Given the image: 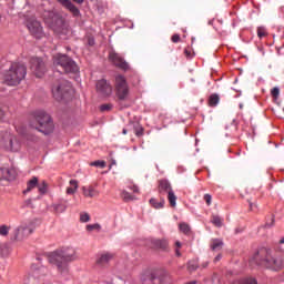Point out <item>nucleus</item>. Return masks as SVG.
Instances as JSON below:
<instances>
[{
    "instance_id": "nucleus-1",
    "label": "nucleus",
    "mask_w": 284,
    "mask_h": 284,
    "mask_svg": "<svg viewBox=\"0 0 284 284\" xmlns=\"http://www.w3.org/2000/svg\"><path fill=\"white\" fill-rule=\"evenodd\" d=\"M50 263L57 265L58 272L64 278H68V274H70V268L68 267V263H72V261H77V251L72 247L62 248L60 251H55L51 253L49 257Z\"/></svg>"
},
{
    "instance_id": "nucleus-2",
    "label": "nucleus",
    "mask_w": 284,
    "mask_h": 284,
    "mask_svg": "<svg viewBox=\"0 0 284 284\" xmlns=\"http://www.w3.org/2000/svg\"><path fill=\"white\" fill-rule=\"evenodd\" d=\"M251 265H262L263 267H267V270H283L284 267V258L274 255L272 250L262 248L258 251L253 258L251 260Z\"/></svg>"
},
{
    "instance_id": "nucleus-3",
    "label": "nucleus",
    "mask_w": 284,
    "mask_h": 284,
    "mask_svg": "<svg viewBox=\"0 0 284 284\" xmlns=\"http://www.w3.org/2000/svg\"><path fill=\"white\" fill-rule=\"evenodd\" d=\"M26 74H28L26 64L13 62L9 70L3 73V81L7 85H19L26 79Z\"/></svg>"
},
{
    "instance_id": "nucleus-4",
    "label": "nucleus",
    "mask_w": 284,
    "mask_h": 284,
    "mask_svg": "<svg viewBox=\"0 0 284 284\" xmlns=\"http://www.w3.org/2000/svg\"><path fill=\"white\" fill-rule=\"evenodd\" d=\"M34 119L36 121H38L39 126L31 124V128H33L34 130H38L45 136L54 132V122L52 121V118L50 116V114L45 113L44 111H37L34 113Z\"/></svg>"
},
{
    "instance_id": "nucleus-5",
    "label": "nucleus",
    "mask_w": 284,
    "mask_h": 284,
    "mask_svg": "<svg viewBox=\"0 0 284 284\" xmlns=\"http://www.w3.org/2000/svg\"><path fill=\"white\" fill-rule=\"evenodd\" d=\"M51 92L53 99L61 101L70 97V94H74V89L72 88V83L67 80H60L58 83L53 84Z\"/></svg>"
},
{
    "instance_id": "nucleus-6",
    "label": "nucleus",
    "mask_w": 284,
    "mask_h": 284,
    "mask_svg": "<svg viewBox=\"0 0 284 284\" xmlns=\"http://www.w3.org/2000/svg\"><path fill=\"white\" fill-rule=\"evenodd\" d=\"M53 63L54 65H60L67 74H78L79 73V67L77 65V62L70 59L65 54H55L53 57Z\"/></svg>"
},
{
    "instance_id": "nucleus-7",
    "label": "nucleus",
    "mask_w": 284,
    "mask_h": 284,
    "mask_svg": "<svg viewBox=\"0 0 284 284\" xmlns=\"http://www.w3.org/2000/svg\"><path fill=\"white\" fill-rule=\"evenodd\" d=\"M115 94L121 101H125L128 94H130L128 81L125 80V77L121 74L115 75Z\"/></svg>"
},
{
    "instance_id": "nucleus-8",
    "label": "nucleus",
    "mask_w": 284,
    "mask_h": 284,
    "mask_svg": "<svg viewBox=\"0 0 284 284\" xmlns=\"http://www.w3.org/2000/svg\"><path fill=\"white\" fill-rule=\"evenodd\" d=\"M43 19L53 32H59V28L63 26V19H61V17L54 11H45L43 13Z\"/></svg>"
},
{
    "instance_id": "nucleus-9",
    "label": "nucleus",
    "mask_w": 284,
    "mask_h": 284,
    "mask_svg": "<svg viewBox=\"0 0 284 284\" xmlns=\"http://www.w3.org/2000/svg\"><path fill=\"white\" fill-rule=\"evenodd\" d=\"M2 148L9 150V152H19V150H21V142H19V139H17V136L7 133Z\"/></svg>"
},
{
    "instance_id": "nucleus-10",
    "label": "nucleus",
    "mask_w": 284,
    "mask_h": 284,
    "mask_svg": "<svg viewBox=\"0 0 284 284\" xmlns=\"http://www.w3.org/2000/svg\"><path fill=\"white\" fill-rule=\"evenodd\" d=\"M27 28L36 39H41V37H43V27L39 20L34 18L29 19L27 21Z\"/></svg>"
},
{
    "instance_id": "nucleus-11",
    "label": "nucleus",
    "mask_w": 284,
    "mask_h": 284,
    "mask_svg": "<svg viewBox=\"0 0 284 284\" xmlns=\"http://www.w3.org/2000/svg\"><path fill=\"white\" fill-rule=\"evenodd\" d=\"M31 70L38 79H41L45 74V64L43 60L40 58H32L31 59Z\"/></svg>"
},
{
    "instance_id": "nucleus-12",
    "label": "nucleus",
    "mask_w": 284,
    "mask_h": 284,
    "mask_svg": "<svg viewBox=\"0 0 284 284\" xmlns=\"http://www.w3.org/2000/svg\"><path fill=\"white\" fill-rule=\"evenodd\" d=\"M109 60L113 62L120 70H130V64L121 58V55L114 51L109 53Z\"/></svg>"
},
{
    "instance_id": "nucleus-13",
    "label": "nucleus",
    "mask_w": 284,
    "mask_h": 284,
    "mask_svg": "<svg viewBox=\"0 0 284 284\" xmlns=\"http://www.w3.org/2000/svg\"><path fill=\"white\" fill-rule=\"evenodd\" d=\"M97 91L102 94V97H110L112 94V85L109 84L108 80H99Z\"/></svg>"
},
{
    "instance_id": "nucleus-14",
    "label": "nucleus",
    "mask_w": 284,
    "mask_h": 284,
    "mask_svg": "<svg viewBox=\"0 0 284 284\" xmlns=\"http://www.w3.org/2000/svg\"><path fill=\"white\" fill-rule=\"evenodd\" d=\"M63 8L69 10L73 17H81V11L70 0H57Z\"/></svg>"
},
{
    "instance_id": "nucleus-15",
    "label": "nucleus",
    "mask_w": 284,
    "mask_h": 284,
    "mask_svg": "<svg viewBox=\"0 0 284 284\" xmlns=\"http://www.w3.org/2000/svg\"><path fill=\"white\" fill-rule=\"evenodd\" d=\"M112 258H114V254L110 252L100 253L97 256L95 263L98 265H108V263L111 262Z\"/></svg>"
},
{
    "instance_id": "nucleus-16",
    "label": "nucleus",
    "mask_w": 284,
    "mask_h": 284,
    "mask_svg": "<svg viewBox=\"0 0 284 284\" xmlns=\"http://www.w3.org/2000/svg\"><path fill=\"white\" fill-rule=\"evenodd\" d=\"M26 239H28V236L26 235V233L22 231V229L20 226H17L13 229V231L11 232V241H26Z\"/></svg>"
},
{
    "instance_id": "nucleus-17",
    "label": "nucleus",
    "mask_w": 284,
    "mask_h": 284,
    "mask_svg": "<svg viewBox=\"0 0 284 284\" xmlns=\"http://www.w3.org/2000/svg\"><path fill=\"white\" fill-rule=\"evenodd\" d=\"M82 193H83V196H87L88 199H93V196H99V191L92 186H83Z\"/></svg>"
},
{
    "instance_id": "nucleus-18",
    "label": "nucleus",
    "mask_w": 284,
    "mask_h": 284,
    "mask_svg": "<svg viewBox=\"0 0 284 284\" xmlns=\"http://www.w3.org/2000/svg\"><path fill=\"white\" fill-rule=\"evenodd\" d=\"M19 227L22 229L27 236L34 232V224L32 222H22Z\"/></svg>"
},
{
    "instance_id": "nucleus-19",
    "label": "nucleus",
    "mask_w": 284,
    "mask_h": 284,
    "mask_svg": "<svg viewBox=\"0 0 284 284\" xmlns=\"http://www.w3.org/2000/svg\"><path fill=\"white\" fill-rule=\"evenodd\" d=\"M223 241L221 239L211 240L210 247L213 252H221L223 250Z\"/></svg>"
},
{
    "instance_id": "nucleus-20",
    "label": "nucleus",
    "mask_w": 284,
    "mask_h": 284,
    "mask_svg": "<svg viewBox=\"0 0 284 284\" xmlns=\"http://www.w3.org/2000/svg\"><path fill=\"white\" fill-rule=\"evenodd\" d=\"M39 185V179L37 176H33L31 180L27 183V189L23 191V194H28V192H32L34 187H38Z\"/></svg>"
},
{
    "instance_id": "nucleus-21",
    "label": "nucleus",
    "mask_w": 284,
    "mask_h": 284,
    "mask_svg": "<svg viewBox=\"0 0 284 284\" xmlns=\"http://www.w3.org/2000/svg\"><path fill=\"white\" fill-rule=\"evenodd\" d=\"M69 185L67 187V194H75L77 190H79V182L77 180H70Z\"/></svg>"
},
{
    "instance_id": "nucleus-22",
    "label": "nucleus",
    "mask_w": 284,
    "mask_h": 284,
    "mask_svg": "<svg viewBox=\"0 0 284 284\" xmlns=\"http://www.w3.org/2000/svg\"><path fill=\"white\" fill-rule=\"evenodd\" d=\"M170 190H172V185L168 180H161L160 181V192H168L170 193Z\"/></svg>"
},
{
    "instance_id": "nucleus-23",
    "label": "nucleus",
    "mask_w": 284,
    "mask_h": 284,
    "mask_svg": "<svg viewBox=\"0 0 284 284\" xmlns=\"http://www.w3.org/2000/svg\"><path fill=\"white\" fill-rule=\"evenodd\" d=\"M53 212H57V214H63L65 210H68V206L61 204V203H54L51 205Z\"/></svg>"
},
{
    "instance_id": "nucleus-24",
    "label": "nucleus",
    "mask_w": 284,
    "mask_h": 284,
    "mask_svg": "<svg viewBox=\"0 0 284 284\" xmlns=\"http://www.w3.org/2000/svg\"><path fill=\"white\" fill-rule=\"evenodd\" d=\"M168 201H169L171 207H176V194H174L173 190L169 191Z\"/></svg>"
},
{
    "instance_id": "nucleus-25",
    "label": "nucleus",
    "mask_w": 284,
    "mask_h": 284,
    "mask_svg": "<svg viewBox=\"0 0 284 284\" xmlns=\"http://www.w3.org/2000/svg\"><path fill=\"white\" fill-rule=\"evenodd\" d=\"M150 204L152 205V207H154L155 210H161L162 207H164L165 205V200L162 201H156V199H151L150 200Z\"/></svg>"
},
{
    "instance_id": "nucleus-26",
    "label": "nucleus",
    "mask_w": 284,
    "mask_h": 284,
    "mask_svg": "<svg viewBox=\"0 0 284 284\" xmlns=\"http://www.w3.org/2000/svg\"><path fill=\"white\" fill-rule=\"evenodd\" d=\"M38 192L39 194H42V195L48 193V183H45V181L38 183Z\"/></svg>"
},
{
    "instance_id": "nucleus-27",
    "label": "nucleus",
    "mask_w": 284,
    "mask_h": 284,
    "mask_svg": "<svg viewBox=\"0 0 284 284\" xmlns=\"http://www.w3.org/2000/svg\"><path fill=\"white\" fill-rule=\"evenodd\" d=\"M101 232V224L95 223V224H88L87 225V232Z\"/></svg>"
},
{
    "instance_id": "nucleus-28",
    "label": "nucleus",
    "mask_w": 284,
    "mask_h": 284,
    "mask_svg": "<svg viewBox=\"0 0 284 284\" xmlns=\"http://www.w3.org/2000/svg\"><path fill=\"white\" fill-rule=\"evenodd\" d=\"M153 244L155 245V247H160L161 250H165V247H168V240H155L153 242Z\"/></svg>"
},
{
    "instance_id": "nucleus-29",
    "label": "nucleus",
    "mask_w": 284,
    "mask_h": 284,
    "mask_svg": "<svg viewBox=\"0 0 284 284\" xmlns=\"http://www.w3.org/2000/svg\"><path fill=\"white\" fill-rule=\"evenodd\" d=\"M212 223L216 227H223V219L219 215H213Z\"/></svg>"
},
{
    "instance_id": "nucleus-30",
    "label": "nucleus",
    "mask_w": 284,
    "mask_h": 284,
    "mask_svg": "<svg viewBox=\"0 0 284 284\" xmlns=\"http://www.w3.org/2000/svg\"><path fill=\"white\" fill-rule=\"evenodd\" d=\"M187 267L191 272L199 270V261L192 260L187 263Z\"/></svg>"
},
{
    "instance_id": "nucleus-31",
    "label": "nucleus",
    "mask_w": 284,
    "mask_h": 284,
    "mask_svg": "<svg viewBox=\"0 0 284 284\" xmlns=\"http://www.w3.org/2000/svg\"><path fill=\"white\" fill-rule=\"evenodd\" d=\"M209 104H210L211 106H216V105H219V95L212 94V95L210 97Z\"/></svg>"
},
{
    "instance_id": "nucleus-32",
    "label": "nucleus",
    "mask_w": 284,
    "mask_h": 284,
    "mask_svg": "<svg viewBox=\"0 0 284 284\" xmlns=\"http://www.w3.org/2000/svg\"><path fill=\"white\" fill-rule=\"evenodd\" d=\"M9 233H10V226L0 225V236H8Z\"/></svg>"
},
{
    "instance_id": "nucleus-33",
    "label": "nucleus",
    "mask_w": 284,
    "mask_h": 284,
    "mask_svg": "<svg viewBox=\"0 0 284 284\" xmlns=\"http://www.w3.org/2000/svg\"><path fill=\"white\" fill-rule=\"evenodd\" d=\"M0 179H10V170L0 168Z\"/></svg>"
},
{
    "instance_id": "nucleus-34",
    "label": "nucleus",
    "mask_w": 284,
    "mask_h": 284,
    "mask_svg": "<svg viewBox=\"0 0 284 284\" xmlns=\"http://www.w3.org/2000/svg\"><path fill=\"white\" fill-rule=\"evenodd\" d=\"M240 284H258V282H256V278L246 277V278L242 280L240 282Z\"/></svg>"
},
{
    "instance_id": "nucleus-35",
    "label": "nucleus",
    "mask_w": 284,
    "mask_h": 284,
    "mask_svg": "<svg viewBox=\"0 0 284 284\" xmlns=\"http://www.w3.org/2000/svg\"><path fill=\"white\" fill-rule=\"evenodd\" d=\"M91 165L93 168H101L103 170V168H105V161L98 160L92 162Z\"/></svg>"
},
{
    "instance_id": "nucleus-36",
    "label": "nucleus",
    "mask_w": 284,
    "mask_h": 284,
    "mask_svg": "<svg viewBox=\"0 0 284 284\" xmlns=\"http://www.w3.org/2000/svg\"><path fill=\"white\" fill-rule=\"evenodd\" d=\"M180 230L183 232V234H190V225H187V223H181Z\"/></svg>"
},
{
    "instance_id": "nucleus-37",
    "label": "nucleus",
    "mask_w": 284,
    "mask_h": 284,
    "mask_svg": "<svg viewBox=\"0 0 284 284\" xmlns=\"http://www.w3.org/2000/svg\"><path fill=\"white\" fill-rule=\"evenodd\" d=\"M89 221H90V214H88V213H81L80 214V222L81 223H89Z\"/></svg>"
},
{
    "instance_id": "nucleus-38",
    "label": "nucleus",
    "mask_w": 284,
    "mask_h": 284,
    "mask_svg": "<svg viewBox=\"0 0 284 284\" xmlns=\"http://www.w3.org/2000/svg\"><path fill=\"white\" fill-rule=\"evenodd\" d=\"M271 94L272 97H274V99H278V94H281V89H278V87L273 88Z\"/></svg>"
},
{
    "instance_id": "nucleus-39",
    "label": "nucleus",
    "mask_w": 284,
    "mask_h": 284,
    "mask_svg": "<svg viewBox=\"0 0 284 284\" xmlns=\"http://www.w3.org/2000/svg\"><path fill=\"white\" fill-rule=\"evenodd\" d=\"M265 34H267V32L265 31V28L260 27V28L257 29V37H258L260 39H263V37H265Z\"/></svg>"
},
{
    "instance_id": "nucleus-40",
    "label": "nucleus",
    "mask_w": 284,
    "mask_h": 284,
    "mask_svg": "<svg viewBox=\"0 0 284 284\" xmlns=\"http://www.w3.org/2000/svg\"><path fill=\"white\" fill-rule=\"evenodd\" d=\"M111 109H112V104H102L100 106L101 112H108Z\"/></svg>"
},
{
    "instance_id": "nucleus-41",
    "label": "nucleus",
    "mask_w": 284,
    "mask_h": 284,
    "mask_svg": "<svg viewBox=\"0 0 284 284\" xmlns=\"http://www.w3.org/2000/svg\"><path fill=\"white\" fill-rule=\"evenodd\" d=\"M204 201H206V204H207V205H212V195L205 194V195H204Z\"/></svg>"
},
{
    "instance_id": "nucleus-42",
    "label": "nucleus",
    "mask_w": 284,
    "mask_h": 284,
    "mask_svg": "<svg viewBox=\"0 0 284 284\" xmlns=\"http://www.w3.org/2000/svg\"><path fill=\"white\" fill-rule=\"evenodd\" d=\"M172 41H173V43H179V41H181V36L174 34V36L172 37Z\"/></svg>"
},
{
    "instance_id": "nucleus-43",
    "label": "nucleus",
    "mask_w": 284,
    "mask_h": 284,
    "mask_svg": "<svg viewBox=\"0 0 284 284\" xmlns=\"http://www.w3.org/2000/svg\"><path fill=\"white\" fill-rule=\"evenodd\" d=\"M135 135L136 136H143V128H138L136 130H135Z\"/></svg>"
},
{
    "instance_id": "nucleus-44",
    "label": "nucleus",
    "mask_w": 284,
    "mask_h": 284,
    "mask_svg": "<svg viewBox=\"0 0 284 284\" xmlns=\"http://www.w3.org/2000/svg\"><path fill=\"white\" fill-rule=\"evenodd\" d=\"M123 196H124L125 201H132V199H134V197H132V195H130V193H128V192H123Z\"/></svg>"
},
{
    "instance_id": "nucleus-45",
    "label": "nucleus",
    "mask_w": 284,
    "mask_h": 284,
    "mask_svg": "<svg viewBox=\"0 0 284 284\" xmlns=\"http://www.w3.org/2000/svg\"><path fill=\"white\" fill-rule=\"evenodd\" d=\"M221 258H223V255H222V254H217V255L214 257L213 262H214V263H219V261H221Z\"/></svg>"
},
{
    "instance_id": "nucleus-46",
    "label": "nucleus",
    "mask_w": 284,
    "mask_h": 284,
    "mask_svg": "<svg viewBox=\"0 0 284 284\" xmlns=\"http://www.w3.org/2000/svg\"><path fill=\"white\" fill-rule=\"evenodd\" d=\"M274 225V217L271 219V223H266L265 227H272Z\"/></svg>"
},
{
    "instance_id": "nucleus-47",
    "label": "nucleus",
    "mask_w": 284,
    "mask_h": 284,
    "mask_svg": "<svg viewBox=\"0 0 284 284\" xmlns=\"http://www.w3.org/2000/svg\"><path fill=\"white\" fill-rule=\"evenodd\" d=\"M185 54H186V57H192V52H190L187 49H185Z\"/></svg>"
},
{
    "instance_id": "nucleus-48",
    "label": "nucleus",
    "mask_w": 284,
    "mask_h": 284,
    "mask_svg": "<svg viewBox=\"0 0 284 284\" xmlns=\"http://www.w3.org/2000/svg\"><path fill=\"white\" fill-rule=\"evenodd\" d=\"M207 265H210V262H204V263H202V267H203V268L207 267Z\"/></svg>"
},
{
    "instance_id": "nucleus-49",
    "label": "nucleus",
    "mask_w": 284,
    "mask_h": 284,
    "mask_svg": "<svg viewBox=\"0 0 284 284\" xmlns=\"http://www.w3.org/2000/svg\"><path fill=\"white\" fill-rule=\"evenodd\" d=\"M133 192L139 193V186H133Z\"/></svg>"
},
{
    "instance_id": "nucleus-50",
    "label": "nucleus",
    "mask_w": 284,
    "mask_h": 284,
    "mask_svg": "<svg viewBox=\"0 0 284 284\" xmlns=\"http://www.w3.org/2000/svg\"><path fill=\"white\" fill-rule=\"evenodd\" d=\"M0 119H3V110L0 109Z\"/></svg>"
},
{
    "instance_id": "nucleus-51",
    "label": "nucleus",
    "mask_w": 284,
    "mask_h": 284,
    "mask_svg": "<svg viewBox=\"0 0 284 284\" xmlns=\"http://www.w3.org/2000/svg\"><path fill=\"white\" fill-rule=\"evenodd\" d=\"M176 247H181V242H175Z\"/></svg>"
},
{
    "instance_id": "nucleus-52",
    "label": "nucleus",
    "mask_w": 284,
    "mask_h": 284,
    "mask_svg": "<svg viewBox=\"0 0 284 284\" xmlns=\"http://www.w3.org/2000/svg\"><path fill=\"white\" fill-rule=\"evenodd\" d=\"M75 3H83V0H73Z\"/></svg>"
},
{
    "instance_id": "nucleus-53",
    "label": "nucleus",
    "mask_w": 284,
    "mask_h": 284,
    "mask_svg": "<svg viewBox=\"0 0 284 284\" xmlns=\"http://www.w3.org/2000/svg\"><path fill=\"white\" fill-rule=\"evenodd\" d=\"M89 45H94V40L89 41Z\"/></svg>"
},
{
    "instance_id": "nucleus-54",
    "label": "nucleus",
    "mask_w": 284,
    "mask_h": 284,
    "mask_svg": "<svg viewBox=\"0 0 284 284\" xmlns=\"http://www.w3.org/2000/svg\"><path fill=\"white\" fill-rule=\"evenodd\" d=\"M250 207H251V210H253L254 209V203L250 202Z\"/></svg>"
},
{
    "instance_id": "nucleus-55",
    "label": "nucleus",
    "mask_w": 284,
    "mask_h": 284,
    "mask_svg": "<svg viewBox=\"0 0 284 284\" xmlns=\"http://www.w3.org/2000/svg\"><path fill=\"white\" fill-rule=\"evenodd\" d=\"M122 134H128V130L123 129Z\"/></svg>"
},
{
    "instance_id": "nucleus-56",
    "label": "nucleus",
    "mask_w": 284,
    "mask_h": 284,
    "mask_svg": "<svg viewBox=\"0 0 284 284\" xmlns=\"http://www.w3.org/2000/svg\"><path fill=\"white\" fill-rule=\"evenodd\" d=\"M176 256H181V252H179V250H176Z\"/></svg>"
},
{
    "instance_id": "nucleus-57",
    "label": "nucleus",
    "mask_w": 284,
    "mask_h": 284,
    "mask_svg": "<svg viewBox=\"0 0 284 284\" xmlns=\"http://www.w3.org/2000/svg\"><path fill=\"white\" fill-rule=\"evenodd\" d=\"M186 284H196V281L189 282Z\"/></svg>"
},
{
    "instance_id": "nucleus-58",
    "label": "nucleus",
    "mask_w": 284,
    "mask_h": 284,
    "mask_svg": "<svg viewBox=\"0 0 284 284\" xmlns=\"http://www.w3.org/2000/svg\"><path fill=\"white\" fill-rule=\"evenodd\" d=\"M112 165H116V161L113 160V161H112Z\"/></svg>"
}]
</instances>
